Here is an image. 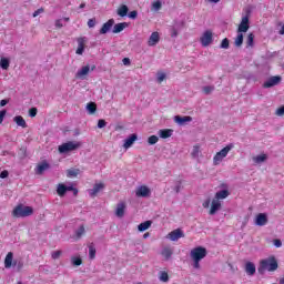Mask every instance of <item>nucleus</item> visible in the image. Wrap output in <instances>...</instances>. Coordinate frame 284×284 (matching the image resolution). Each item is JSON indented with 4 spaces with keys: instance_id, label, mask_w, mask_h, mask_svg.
<instances>
[{
    "instance_id": "nucleus-1",
    "label": "nucleus",
    "mask_w": 284,
    "mask_h": 284,
    "mask_svg": "<svg viewBox=\"0 0 284 284\" xmlns=\"http://www.w3.org/2000/svg\"><path fill=\"white\" fill-rule=\"evenodd\" d=\"M190 256L193 261L194 270L201 268V261L207 256V250L203 246H197L191 250Z\"/></svg>"
},
{
    "instance_id": "nucleus-2",
    "label": "nucleus",
    "mask_w": 284,
    "mask_h": 284,
    "mask_svg": "<svg viewBox=\"0 0 284 284\" xmlns=\"http://www.w3.org/2000/svg\"><path fill=\"white\" fill-rule=\"evenodd\" d=\"M276 270H278V262L274 257L262 260L260 263V274H263V272H276Z\"/></svg>"
},
{
    "instance_id": "nucleus-3",
    "label": "nucleus",
    "mask_w": 284,
    "mask_h": 284,
    "mask_svg": "<svg viewBox=\"0 0 284 284\" xmlns=\"http://www.w3.org/2000/svg\"><path fill=\"white\" fill-rule=\"evenodd\" d=\"M34 213V210L31 206H26L23 204H20L14 207L12 214L17 219H26V216H32Z\"/></svg>"
},
{
    "instance_id": "nucleus-4",
    "label": "nucleus",
    "mask_w": 284,
    "mask_h": 284,
    "mask_svg": "<svg viewBox=\"0 0 284 284\" xmlns=\"http://www.w3.org/2000/svg\"><path fill=\"white\" fill-rule=\"evenodd\" d=\"M232 150H234V144L233 143H230L225 148H223L220 152H217L214 155L213 164L214 165H221V163L223 162V159H225V156H227V154H230V152H232Z\"/></svg>"
},
{
    "instance_id": "nucleus-5",
    "label": "nucleus",
    "mask_w": 284,
    "mask_h": 284,
    "mask_svg": "<svg viewBox=\"0 0 284 284\" xmlns=\"http://www.w3.org/2000/svg\"><path fill=\"white\" fill-rule=\"evenodd\" d=\"M81 148V142L69 141L63 143L58 148L60 154H68V152H74V150H79Z\"/></svg>"
},
{
    "instance_id": "nucleus-6",
    "label": "nucleus",
    "mask_w": 284,
    "mask_h": 284,
    "mask_svg": "<svg viewBox=\"0 0 284 284\" xmlns=\"http://www.w3.org/2000/svg\"><path fill=\"white\" fill-rule=\"evenodd\" d=\"M214 41V36L212 31L206 30L203 32L202 37L200 38V43L203 48H207Z\"/></svg>"
},
{
    "instance_id": "nucleus-7",
    "label": "nucleus",
    "mask_w": 284,
    "mask_h": 284,
    "mask_svg": "<svg viewBox=\"0 0 284 284\" xmlns=\"http://www.w3.org/2000/svg\"><path fill=\"white\" fill-rule=\"evenodd\" d=\"M166 239H169V241L176 242L179 239H185V233H183V230L181 229H175L166 235Z\"/></svg>"
},
{
    "instance_id": "nucleus-8",
    "label": "nucleus",
    "mask_w": 284,
    "mask_h": 284,
    "mask_svg": "<svg viewBox=\"0 0 284 284\" xmlns=\"http://www.w3.org/2000/svg\"><path fill=\"white\" fill-rule=\"evenodd\" d=\"M150 194H152V191H150V187H148L145 185H141L135 190V195L139 199H148V196H150Z\"/></svg>"
},
{
    "instance_id": "nucleus-9",
    "label": "nucleus",
    "mask_w": 284,
    "mask_h": 284,
    "mask_svg": "<svg viewBox=\"0 0 284 284\" xmlns=\"http://www.w3.org/2000/svg\"><path fill=\"white\" fill-rule=\"evenodd\" d=\"M250 30V16L242 17L241 23L237 28V32H247Z\"/></svg>"
},
{
    "instance_id": "nucleus-10",
    "label": "nucleus",
    "mask_w": 284,
    "mask_h": 284,
    "mask_svg": "<svg viewBox=\"0 0 284 284\" xmlns=\"http://www.w3.org/2000/svg\"><path fill=\"white\" fill-rule=\"evenodd\" d=\"M160 41H161V34H159L158 31H154L149 37L148 45H149V48H154V45H156Z\"/></svg>"
},
{
    "instance_id": "nucleus-11",
    "label": "nucleus",
    "mask_w": 284,
    "mask_h": 284,
    "mask_svg": "<svg viewBox=\"0 0 284 284\" xmlns=\"http://www.w3.org/2000/svg\"><path fill=\"white\" fill-rule=\"evenodd\" d=\"M281 83V75L271 77L266 82H264L263 88H274Z\"/></svg>"
},
{
    "instance_id": "nucleus-12",
    "label": "nucleus",
    "mask_w": 284,
    "mask_h": 284,
    "mask_svg": "<svg viewBox=\"0 0 284 284\" xmlns=\"http://www.w3.org/2000/svg\"><path fill=\"white\" fill-rule=\"evenodd\" d=\"M78 49L75 51V54H83V52L85 51V43H88V38L83 37V38H78Z\"/></svg>"
},
{
    "instance_id": "nucleus-13",
    "label": "nucleus",
    "mask_w": 284,
    "mask_h": 284,
    "mask_svg": "<svg viewBox=\"0 0 284 284\" xmlns=\"http://www.w3.org/2000/svg\"><path fill=\"white\" fill-rule=\"evenodd\" d=\"M255 225H258V227H263L267 225V214L260 213L255 217Z\"/></svg>"
},
{
    "instance_id": "nucleus-14",
    "label": "nucleus",
    "mask_w": 284,
    "mask_h": 284,
    "mask_svg": "<svg viewBox=\"0 0 284 284\" xmlns=\"http://www.w3.org/2000/svg\"><path fill=\"white\" fill-rule=\"evenodd\" d=\"M219 210H221V201L213 199L211 202V209H210L209 214L211 216H214V214H216L219 212Z\"/></svg>"
},
{
    "instance_id": "nucleus-15",
    "label": "nucleus",
    "mask_w": 284,
    "mask_h": 284,
    "mask_svg": "<svg viewBox=\"0 0 284 284\" xmlns=\"http://www.w3.org/2000/svg\"><path fill=\"white\" fill-rule=\"evenodd\" d=\"M90 74V65H84L75 73V79H85Z\"/></svg>"
},
{
    "instance_id": "nucleus-16",
    "label": "nucleus",
    "mask_w": 284,
    "mask_h": 284,
    "mask_svg": "<svg viewBox=\"0 0 284 284\" xmlns=\"http://www.w3.org/2000/svg\"><path fill=\"white\" fill-rule=\"evenodd\" d=\"M172 254H174V248L170 246H164L161 251V255L164 261H170V258H172Z\"/></svg>"
},
{
    "instance_id": "nucleus-17",
    "label": "nucleus",
    "mask_w": 284,
    "mask_h": 284,
    "mask_svg": "<svg viewBox=\"0 0 284 284\" xmlns=\"http://www.w3.org/2000/svg\"><path fill=\"white\" fill-rule=\"evenodd\" d=\"M105 187V184L103 183H95L93 189H90L88 192H89V195L90 196H95L97 194H99V192H102V190H104Z\"/></svg>"
},
{
    "instance_id": "nucleus-18",
    "label": "nucleus",
    "mask_w": 284,
    "mask_h": 284,
    "mask_svg": "<svg viewBox=\"0 0 284 284\" xmlns=\"http://www.w3.org/2000/svg\"><path fill=\"white\" fill-rule=\"evenodd\" d=\"M113 26H114V19H110L100 29V34H108V32H110V30H112Z\"/></svg>"
},
{
    "instance_id": "nucleus-19",
    "label": "nucleus",
    "mask_w": 284,
    "mask_h": 284,
    "mask_svg": "<svg viewBox=\"0 0 284 284\" xmlns=\"http://www.w3.org/2000/svg\"><path fill=\"white\" fill-rule=\"evenodd\" d=\"M115 215L118 216V219H123V216H125V204H124V202L118 203L116 210H115Z\"/></svg>"
},
{
    "instance_id": "nucleus-20",
    "label": "nucleus",
    "mask_w": 284,
    "mask_h": 284,
    "mask_svg": "<svg viewBox=\"0 0 284 284\" xmlns=\"http://www.w3.org/2000/svg\"><path fill=\"white\" fill-rule=\"evenodd\" d=\"M138 136L135 133L131 134L125 141H124V144H123V148L125 150H129V148H132V145H134V141H136Z\"/></svg>"
},
{
    "instance_id": "nucleus-21",
    "label": "nucleus",
    "mask_w": 284,
    "mask_h": 284,
    "mask_svg": "<svg viewBox=\"0 0 284 284\" xmlns=\"http://www.w3.org/2000/svg\"><path fill=\"white\" fill-rule=\"evenodd\" d=\"M253 163H255V165H261L262 163H265L267 161V154L262 153L260 155H255L252 159Z\"/></svg>"
},
{
    "instance_id": "nucleus-22",
    "label": "nucleus",
    "mask_w": 284,
    "mask_h": 284,
    "mask_svg": "<svg viewBox=\"0 0 284 284\" xmlns=\"http://www.w3.org/2000/svg\"><path fill=\"white\" fill-rule=\"evenodd\" d=\"M174 121L179 125H183V123H190L192 121V116H190V115H185V116L175 115Z\"/></svg>"
},
{
    "instance_id": "nucleus-23",
    "label": "nucleus",
    "mask_w": 284,
    "mask_h": 284,
    "mask_svg": "<svg viewBox=\"0 0 284 284\" xmlns=\"http://www.w3.org/2000/svg\"><path fill=\"white\" fill-rule=\"evenodd\" d=\"M160 139H170L172 134H174V130L172 129H162L158 132Z\"/></svg>"
},
{
    "instance_id": "nucleus-24",
    "label": "nucleus",
    "mask_w": 284,
    "mask_h": 284,
    "mask_svg": "<svg viewBox=\"0 0 284 284\" xmlns=\"http://www.w3.org/2000/svg\"><path fill=\"white\" fill-rule=\"evenodd\" d=\"M245 272L248 276H254V274H256V265L252 262H247L245 264Z\"/></svg>"
},
{
    "instance_id": "nucleus-25",
    "label": "nucleus",
    "mask_w": 284,
    "mask_h": 284,
    "mask_svg": "<svg viewBox=\"0 0 284 284\" xmlns=\"http://www.w3.org/2000/svg\"><path fill=\"white\" fill-rule=\"evenodd\" d=\"M45 170H50V164L48 162H42L37 165L36 168V174H43Z\"/></svg>"
},
{
    "instance_id": "nucleus-26",
    "label": "nucleus",
    "mask_w": 284,
    "mask_h": 284,
    "mask_svg": "<svg viewBox=\"0 0 284 284\" xmlns=\"http://www.w3.org/2000/svg\"><path fill=\"white\" fill-rule=\"evenodd\" d=\"M227 196H230V191L227 190H221L219 192L215 193L214 199L216 201H223L224 199H227Z\"/></svg>"
},
{
    "instance_id": "nucleus-27",
    "label": "nucleus",
    "mask_w": 284,
    "mask_h": 284,
    "mask_svg": "<svg viewBox=\"0 0 284 284\" xmlns=\"http://www.w3.org/2000/svg\"><path fill=\"white\" fill-rule=\"evenodd\" d=\"M128 27L126 22H120L113 26V34H119L120 32H123V30Z\"/></svg>"
},
{
    "instance_id": "nucleus-28",
    "label": "nucleus",
    "mask_w": 284,
    "mask_h": 284,
    "mask_svg": "<svg viewBox=\"0 0 284 284\" xmlns=\"http://www.w3.org/2000/svg\"><path fill=\"white\" fill-rule=\"evenodd\" d=\"M14 258V254L12 252H9L4 258V267L6 270H10L12 267V261Z\"/></svg>"
},
{
    "instance_id": "nucleus-29",
    "label": "nucleus",
    "mask_w": 284,
    "mask_h": 284,
    "mask_svg": "<svg viewBox=\"0 0 284 284\" xmlns=\"http://www.w3.org/2000/svg\"><path fill=\"white\" fill-rule=\"evenodd\" d=\"M129 8L125 4H122L118 8L116 14L118 17H128Z\"/></svg>"
},
{
    "instance_id": "nucleus-30",
    "label": "nucleus",
    "mask_w": 284,
    "mask_h": 284,
    "mask_svg": "<svg viewBox=\"0 0 284 284\" xmlns=\"http://www.w3.org/2000/svg\"><path fill=\"white\" fill-rule=\"evenodd\" d=\"M14 123L19 125L20 128H28V124L26 123V120L21 115H17L13 118Z\"/></svg>"
},
{
    "instance_id": "nucleus-31",
    "label": "nucleus",
    "mask_w": 284,
    "mask_h": 284,
    "mask_svg": "<svg viewBox=\"0 0 284 284\" xmlns=\"http://www.w3.org/2000/svg\"><path fill=\"white\" fill-rule=\"evenodd\" d=\"M150 227H152V221H145L138 225L139 232H145V230H150Z\"/></svg>"
},
{
    "instance_id": "nucleus-32",
    "label": "nucleus",
    "mask_w": 284,
    "mask_h": 284,
    "mask_svg": "<svg viewBox=\"0 0 284 284\" xmlns=\"http://www.w3.org/2000/svg\"><path fill=\"white\" fill-rule=\"evenodd\" d=\"M88 114H94L97 112V103L89 102L85 106Z\"/></svg>"
},
{
    "instance_id": "nucleus-33",
    "label": "nucleus",
    "mask_w": 284,
    "mask_h": 284,
    "mask_svg": "<svg viewBox=\"0 0 284 284\" xmlns=\"http://www.w3.org/2000/svg\"><path fill=\"white\" fill-rule=\"evenodd\" d=\"M0 68H1V70H8L10 68V59L1 58L0 59Z\"/></svg>"
},
{
    "instance_id": "nucleus-34",
    "label": "nucleus",
    "mask_w": 284,
    "mask_h": 284,
    "mask_svg": "<svg viewBox=\"0 0 284 284\" xmlns=\"http://www.w3.org/2000/svg\"><path fill=\"white\" fill-rule=\"evenodd\" d=\"M192 159H199L201 156V146L194 145L191 152Z\"/></svg>"
},
{
    "instance_id": "nucleus-35",
    "label": "nucleus",
    "mask_w": 284,
    "mask_h": 284,
    "mask_svg": "<svg viewBox=\"0 0 284 284\" xmlns=\"http://www.w3.org/2000/svg\"><path fill=\"white\" fill-rule=\"evenodd\" d=\"M57 192L60 196H65V193L68 192V186H65V184H58Z\"/></svg>"
},
{
    "instance_id": "nucleus-36",
    "label": "nucleus",
    "mask_w": 284,
    "mask_h": 284,
    "mask_svg": "<svg viewBox=\"0 0 284 284\" xmlns=\"http://www.w3.org/2000/svg\"><path fill=\"white\" fill-rule=\"evenodd\" d=\"M71 263L74 267H79V265H83V260H81V256H72Z\"/></svg>"
},
{
    "instance_id": "nucleus-37",
    "label": "nucleus",
    "mask_w": 284,
    "mask_h": 284,
    "mask_svg": "<svg viewBox=\"0 0 284 284\" xmlns=\"http://www.w3.org/2000/svg\"><path fill=\"white\" fill-rule=\"evenodd\" d=\"M234 43H235L236 48H241L243 45V33L242 32H237Z\"/></svg>"
},
{
    "instance_id": "nucleus-38",
    "label": "nucleus",
    "mask_w": 284,
    "mask_h": 284,
    "mask_svg": "<svg viewBox=\"0 0 284 284\" xmlns=\"http://www.w3.org/2000/svg\"><path fill=\"white\" fill-rule=\"evenodd\" d=\"M67 176L69 179H74V176H79V169H70L67 171Z\"/></svg>"
},
{
    "instance_id": "nucleus-39",
    "label": "nucleus",
    "mask_w": 284,
    "mask_h": 284,
    "mask_svg": "<svg viewBox=\"0 0 284 284\" xmlns=\"http://www.w3.org/2000/svg\"><path fill=\"white\" fill-rule=\"evenodd\" d=\"M97 257V248L93 244L89 245V258L94 260Z\"/></svg>"
},
{
    "instance_id": "nucleus-40",
    "label": "nucleus",
    "mask_w": 284,
    "mask_h": 284,
    "mask_svg": "<svg viewBox=\"0 0 284 284\" xmlns=\"http://www.w3.org/2000/svg\"><path fill=\"white\" fill-rule=\"evenodd\" d=\"M159 278L162 283H168V281H170V275H168V272L162 271L160 272Z\"/></svg>"
},
{
    "instance_id": "nucleus-41",
    "label": "nucleus",
    "mask_w": 284,
    "mask_h": 284,
    "mask_svg": "<svg viewBox=\"0 0 284 284\" xmlns=\"http://www.w3.org/2000/svg\"><path fill=\"white\" fill-rule=\"evenodd\" d=\"M148 143H149V145H156V143H159V136H156V135L149 136Z\"/></svg>"
},
{
    "instance_id": "nucleus-42",
    "label": "nucleus",
    "mask_w": 284,
    "mask_h": 284,
    "mask_svg": "<svg viewBox=\"0 0 284 284\" xmlns=\"http://www.w3.org/2000/svg\"><path fill=\"white\" fill-rule=\"evenodd\" d=\"M83 234H85V227L83 225H81L77 231H75V236L77 239H81V236H83Z\"/></svg>"
},
{
    "instance_id": "nucleus-43",
    "label": "nucleus",
    "mask_w": 284,
    "mask_h": 284,
    "mask_svg": "<svg viewBox=\"0 0 284 284\" xmlns=\"http://www.w3.org/2000/svg\"><path fill=\"white\" fill-rule=\"evenodd\" d=\"M162 3L161 0H156L152 3V9L155 10V12H159L161 10Z\"/></svg>"
},
{
    "instance_id": "nucleus-44",
    "label": "nucleus",
    "mask_w": 284,
    "mask_h": 284,
    "mask_svg": "<svg viewBox=\"0 0 284 284\" xmlns=\"http://www.w3.org/2000/svg\"><path fill=\"white\" fill-rule=\"evenodd\" d=\"M246 44L248 45V48H252V45H254V34L253 33H250L247 36Z\"/></svg>"
},
{
    "instance_id": "nucleus-45",
    "label": "nucleus",
    "mask_w": 284,
    "mask_h": 284,
    "mask_svg": "<svg viewBox=\"0 0 284 284\" xmlns=\"http://www.w3.org/2000/svg\"><path fill=\"white\" fill-rule=\"evenodd\" d=\"M220 48H222V50H227V48H230V40L227 38L223 39Z\"/></svg>"
},
{
    "instance_id": "nucleus-46",
    "label": "nucleus",
    "mask_w": 284,
    "mask_h": 284,
    "mask_svg": "<svg viewBox=\"0 0 284 284\" xmlns=\"http://www.w3.org/2000/svg\"><path fill=\"white\" fill-rule=\"evenodd\" d=\"M204 94H212V92H214V87L212 85H206L202 88Z\"/></svg>"
},
{
    "instance_id": "nucleus-47",
    "label": "nucleus",
    "mask_w": 284,
    "mask_h": 284,
    "mask_svg": "<svg viewBox=\"0 0 284 284\" xmlns=\"http://www.w3.org/2000/svg\"><path fill=\"white\" fill-rule=\"evenodd\" d=\"M63 21H65L68 23V21H70V18H63V19L57 20L55 21V27L63 28Z\"/></svg>"
},
{
    "instance_id": "nucleus-48",
    "label": "nucleus",
    "mask_w": 284,
    "mask_h": 284,
    "mask_svg": "<svg viewBox=\"0 0 284 284\" xmlns=\"http://www.w3.org/2000/svg\"><path fill=\"white\" fill-rule=\"evenodd\" d=\"M165 73L163 72H158L156 74V80H158V83H163V81H165Z\"/></svg>"
},
{
    "instance_id": "nucleus-49",
    "label": "nucleus",
    "mask_w": 284,
    "mask_h": 284,
    "mask_svg": "<svg viewBox=\"0 0 284 284\" xmlns=\"http://www.w3.org/2000/svg\"><path fill=\"white\" fill-rule=\"evenodd\" d=\"M62 252L61 251H53L51 253V258H53V261H57V258L61 257Z\"/></svg>"
},
{
    "instance_id": "nucleus-50",
    "label": "nucleus",
    "mask_w": 284,
    "mask_h": 284,
    "mask_svg": "<svg viewBox=\"0 0 284 284\" xmlns=\"http://www.w3.org/2000/svg\"><path fill=\"white\" fill-rule=\"evenodd\" d=\"M170 34H171L172 39H176V37H179V30H176V28L172 27L170 30Z\"/></svg>"
},
{
    "instance_id": "nucleus-51",
    "label": "nucleus",
    "mask_w": 284,
    "mask_h": 284,
    "mask_svg": "<svg viewBox=\"0 0 284 284\" xmlns=\"http://www.w3.org/2000/svg\"><path fill=\"white\" fill-rule=\"evenodd\" d=\"M276 116H284V105L278 108L275 112Z\"/></svg>"
},
{
    "instance_id": "nucleus-52",
    "label": "nucleus",
    "mask_w": 284,
    "mask_h": 284,
    "mask_svg": "<svg viewBox=\"0 0 284 284\" xmlns=\"http://www.w3.org/2000/svg\"><path fill=\"white\" fill-rule=\"evenodd\" d=\"M105 125H108V122H105V120H99L98 121V128L101 130L103 128H105Z\"/></svg>"
},
{
    "instance_id": "nucleus-53",
    "label": "nucleus",
    "mask_w": 284,
    "mask_h": 284,
    "mask_svg": "<svg viewBox=\"0 0 284 284\" xmlns=\"http://www.w3.org/2000/svg\"><path fill=\"white\" fill-rule=\"evenodd\" d=\"M29 116H31V118L37 116V108H31V109L29 110Z\"/></svg>"
},
{
    "instance_id": "nucleus-54",
    "label": "nucleus",
    "mask_w": 284,
    "mask_h": 284,
    "mask_svg": "<svg viewBox=\"0 0 284 284\" xmlns=\"http://www.w3.org/2000/svg\"><path fill=\"white\" fill-rule=\"evenodd\" d=\"M88 26H89V28H94V26H97V20L95 19H89Z\"/></svg>"
},
{
    "instance_id": "nucleus-55",
    "label": "nucleus",
    "mask_w": 284,
    "mask_h": 284,
    "mask_svg": "<svg viewBox=\"0 0 284 284\" xmlns=\"http://www.w3.org/2000/svg\"><path fill=\"white\" fill-rule=\"evenodd\" d=\"M9 175L10 173L8 172V170H4L0 173V179H8Z\"/></svg>"
},
{
    "instance_id": "nucleus-56",
    "label": "nucleus",
    "mask_w": 284,
    "mask_h": 284,
    "mask_svg": "<svg viewBox=\"0 0 284 284\" xmlns=\"http://www.w3.org/2000/svg\"><path fill=\"white\" fill-rule=\"evenodd\" d=\"M273 245H274L275 247H282V246H283V242H281V240H274V241H273Z\"/></svg>"
},
{
    "instance_id": "nucleus-57",
    "label": "nucleus",
    "mask_w": 284,
    "mask_h": 284,
    "mask_svg": "<svg viewBox=\"0 0 284 284\" xmlns=\"http://www.w3.org/2000/svg\"><path fill=\"white\" fill-rule=\"evenodd\" d=\"M6 113H7L6 110L0 111V125L1 123H3V119H6Z\"/></svg>"
},
{
    "instance_id": "nucleus-58",
    "label": "nucleus",
    "mask_w": 284,
    "mask_h": 284,
    "mask_svg": "<svg viewBox=\"0 0 284 284\" xmlns=\"http://www.w3.org/2000/svg\"><path fill=\"white\" fill-rule=\"evenodd\" d=\"M138 14H139V12H136V11H131V12L129 13V19H136Z\"/></svg>"
},
{
    "instance_id": "nucleus-59",
    "label": "nucleus",
    "mask_w": 284,
    "mask_h": 284,
    "mask_svg": "<svg viewBox=\"0 0 284 284\" xmlns=\"http://www.w3.org/2000/svg\"><path fill=\"white\" fill-rule=\"evenodd\" d=\"M210 203H212V202H211L210 199H207V200H205V201L202 203V205H203V207H204L205 210H207V207H210Z\"/></svg>"
},
{
    "instance_id": "nucleus-60",
    "label": "nucleus",
    "mask_w": 284,
    "mask_h": 284,
    "mask_svg": "<svg viewBox=\"0 0 284 284\" xmlns=\"http://www.w3.org/2000/svg\"><path fill=\"white\" fill-rule=\"evenodd\" d=\"M42 12H43V9H42V8L36 10V11L33 12V18H37L39 14H42Z\"/></svg>"
},
{
    "instance_id": "nucleus-61",
    "label": "nucleus",
    "mask_w": 284,
    "mask_h": 284,
    "mask_svg": "<svg viewBox=\"0 0 284 284\" xmlns=\"http://www.w3.org/2000/svg\"><path fill=\"white\" fill-rule=\"evenodd\" d=\"M67 192H74V194H79V191L72 186H67Z\"/></svg>"
},
{
    "instance_id": "nucleus-62",
    "label": "nucleus",
    "mask_w": 284,
    "mask_h": 284,
    "mask_svg": "<svg viewBox=\"0 0 284 284\" xmlns=\"http://www.w3.org/2000/svg\"><path fill=\"white\" fill-rule=\"evenodd\" d=\"M174 191L176 192V194L181 192V182L176 184V186L174 187Z\"/></svg>"
},
{
    "instance_id": "nucleus-63",
    "label": "nucleus",
    "mask_w": 284,
    "mask_h": 284,
    "mask_svg": "<svg viewBox=\"0 0 284 284\" xmlns=\"http://www.w3.org/2000/svg\"><path fill=\"white\" fill-rule=\"evenodd\" d=\"M13 265H17L18 270H23V263L21 261L14 263Z\"/></svg>"
},
{
    "instance_id": "nucleus-64",
    "label": "nucleus",
    "mask_w": 284,
    "mask_h": 284,
    "mask_svg": "<svg viewBox=\"0 0 284 284\" xmlns=\"http://www.w3.org/2000/svg\"><path fill=\"white\" fill-rule=\"evenodd\" d=\"M123 65H130V58H124L122 60Z\"/></svg>"
}]
</instances>
